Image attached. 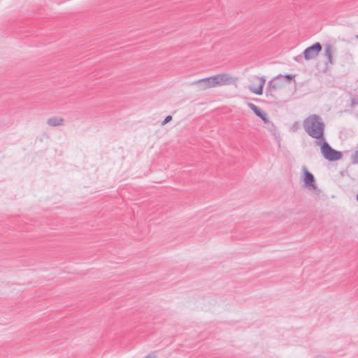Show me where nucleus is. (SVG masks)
Returning <instances> with one entry per match:
<instances>
[{"label": "nucleus", "mask_w": 358, "mask_h": 358, "mask_svg": "<svg viewBox=\"0 0 358 358\" xmlns=\"http://www.w3.org/2000/svg\"><path fill=\"white\" fill-rule=\"evenodd\" d=\"M303 127L311 138L317 139L318 141L324 140L325 124L320 115H310L303 120Z\"/></svg>", "instance_id": "obj_1"}, {"label": "nucleus", "mask_w": 358, "mask_h": 358, "mask_svg": "<svg viewBox=\"0 0 358 358\" xmlns=\"http://www.w3.org/2000/svg\"><path fill=\"white\" fill-rule=\"evenodd\" d=\"M229 79L228 74H217L215 76L198 80L192 85H196L199 90H205L210 87H214L222 83H225Z\"/></svg>", "instance_id": "obj_2"}, {"label": "nucleus", "mask_w": 358, "mask_h": 358, "mask_svg": "<svg viewBox=\"0 0 358 358\" xmlns=\"http://www.w3.org/2000/svg\"><path fill=\"white\" fill-rule=\"evenodd\" d=\"M317 145H320L321 153L324 158L329 162H335L342 158L341 152L332 148L325 138L320 141H317Z\"/></svg>", "instance_id": "obj_3"}, {"label": "nucleus", "mask_w": 358, "mask_h": 358, "mask_svg": "<svg viewBox=\"0 0 358 358\" xmlns=\"http://www.w3.org/2000/svg\"><path fill=\"white\" fill-rule=\"evenodd\" d=\"M284 83H283V77L282 75L279 74L274 77L273 79H271L266 88V97H271L273 99H275L274 92L278 90H280L283 87Z\"/></svg>", "instance_id": "obj_4"}, {"label": "nucleus", "mask_w": 358, "mask_h": 358, "mask_svg": "<svg viewBox=\"0 0 358 358\" xmlns=\"http://www.w3.org/2000/svg\"><path fill=\"white\" fill-rule=\"evenodd\" d=\"M322 47L319 42H316L303 51V57L306 60H310L315 58L320 52L322 51Z\"/></svg>", "instance_id": "obj_5"}, {"label": "nucleus", "mask_w": 358, "mask_h": 358, "mask_svg": "<svg viewBox=\"0 0 358 358\" xmlns=\"http://www.w3.org/2000/svg\"><path fill=\"white\" fill-rule=\"evenodd\" d=\"M302 170L303 171V186L309 190L315 189V178L313 174L306 166H303Z\"/></svg>", "instance_id": "obj_6"}, {"label": "nucleus", "mask_w": 358, "mask_h": 358, "mask_svg": "<svg viewBox=\"0 0 358 358\" xmlns=\"http://www.w3.org/2000/svg\"><path fill=\"white\" fill-rule=\"evenodd\" d=\"M247 105L255 115L259 117L264 123H270L267 113L264 110L251 102L248 103Z\"/></svg>", "instance_id": "obj_7"}, {"label": "nucleus", "mask_w": 358, "mask_h": 358, "mask_svg": "<svg viewBox=\"0 0 358 358\" xmlns=\"http://www.w3.org/2000/svg\"><path fill=\"white\" fill-rule=\"evenodd\" d=\"M258 79L259 80L258 87L255 88L254 87L249 86V90L255 94L262 95L263 94L264 87L266 83V78L264 76H262L260 78H258Z\"/></svg>", "instance_id": "obj_8"}, {"label": "nucleus", "mask_w": 358, "mask_h": 358, "mask_svg": "<svg viewBox=\"0 0 358 358\" xmlns=\"http://www.w3.org/2000/svg\"><path fill=\"white\" fill-rule=\"evenodd\" d=\"M324 55L327 57L328 62L330 63L331 64H334L333 48L332 45L329 43H327L324 45Z\"/></svg>", "instance_id": "obj_9"}, {"label": "nucleus", "mask_w": 358, "mask_h": 358, "mask_svg": "<svg viewBox=\"0 0 358 358\" xmlns=\"http://www.w3.org/2000/svg\"><path fill=\"white\" fill-rule=\"evenodd\" d=\"M64 119L59 117H52L48 119L47 124L51 127H57L63 125Z\"/></svg>", "instance_id": "obj_10"}, {"label": "nucleus", "mask_w": 358, "mask_h": 358, "mask_svg": "<svg viewBox=\"0 0 358 358\" xmlns=\"http://www.w3.org/2000/svg\"><path fill=\"white\" fill-rule=\"evenodd\" d=\"M351 161L354 164H358V149L351 155Z\"/></svg>", "instance_id": "obj_11"}, {"label": "nucleus", "mask_w": 358, "mask_h": 358, "mask_svg": "<svg viewBox=\"0 0 358 358\" xmlns=\"http://www.w3.org/2000/svg\"><path fill=\"white\" fill-rule=\"evenodd\" d=\"M282 77H283V83H285V81L288 83H290L294 80L295 75L287 74V75L282 76Z\"/></svg>", "instance_id": "obj_12"}, {"label": "nucleus", "mask_w": 358, "mask_h": 358, "mask_svg": "<svg viewBox=\"0 0 358 358\" xmlns=\"http://www.w3.org/2000/svg\"><path fill=\"white\" fill-rule=\"evenodd\" d=\"M171 120H172V116H171V115H167V116L164 118V120H163V122H162V125H164V124H166L169 123L170 121H171Z\"/></svg>", "instance_id": "obj_13"}, {"label": "nucleus", "mask_w": 358, "mask_h": 358, "mask_svg": "<svg viewBox=\"0 0 358 358\" xmlns=\"http://www.w3.org/2000/svg\"><path fill=\"white\" fill-rule=\"evenodd\" d=\"M266 124H268L267 128L268 130L273 131V130L275 129V127L273 122H270V123H266Z\"/></svg>", "instance_id": "obj_14"}, {"label": "nucleus", "mask_w": 358, "mask_h": 358, "mask_svg": "<svg viewBox=\"0 0 358 358\" xmlns=\"http://www.w3.org/2000/svg\"><path fill=\"white\" fill-rule=\"evenodd\" d=\"M357 105H358V99L352 98L351 99V107H355Z\"/></svg>", "instance_id": "obj_15"}, {"label": "nucleus", "mask_w": 358, "mask_h": 358, "mask_svg": "<svg viewBox=\"0 0 358 358\" xmlns=\"http://www.w3.org/2000/svg\"><path fill=\"white\" fill-rule=\"evenodd\" d=\"M157 357V355H155V353H150V354H148L147 355L145 358H156Z\"/></svg>", "instance_id": "obj_16"}, {"label": "nucleus", "mask_w": 358, "mask_h": 358, "mask_svg": "<svg viewBox=\"0 0 358 358\" xmlns=\"http://www.w3.org/2000/svg\"><path fill=\"white\" fill-rule=\"evenodd\" d=\"M301 59V56H297V57H294V59H295V61H296V62H299Z\"/></svg>", "instance_id": "obj_17"}, {"label": "nucleus", "mask_w": 358, "mask_h": 358, "mask_svg": "<svg viewBox=\"0 0 358 358\" xmlns=\"http://www.w3.org/2000/svg\"><path fill=\"white\" fill-rule=\"evenodd\" d=\"M356 199H357V201L358 202V194L356 195Z\"/></svg>", "instance_id": "obj_18"}, {"label": "nucleus", "mask_w": 358, "mask_h": 358, "mask_svg": "<svg viewBox=\"0 0 358 358\" xmlns=\"http://www.w3.org/2000/svg\"><path fill=\"white\" fill-rule=\"evenodd\" d=\"M357 38H358V36H357Z\"/></svg>", "instance_id": "obj_19"}]
</instances>
